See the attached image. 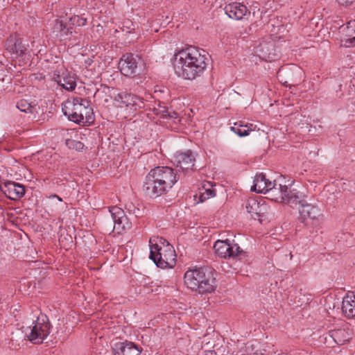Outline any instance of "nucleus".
Returning a JSON list of instances; mask_svg holds the SVG:
<instances>
[{
  "instance_id": "1",
  "label": "nucleus",
  "mask_w": 355,
  "mask_h": 355,
  "mask_svg": "<svg viewBox=\"0 0 355 355\" xmlns=\"http://www.w3.org/2000/svg\"><path fill=\"white\" fill-rule=\"evenodd\" d=\"M207 62L208 54L205 50L190 46L174 54L173 64L179 77L194 80L203 73Z\"/></svg>"
},
{
  "instance_id": "2",
  "label": "nucleus",
  "mask_w": 355,
  "mask_h": 355,
  "mask_svg": "<svg viewBox=\"0 0 355 355\" xmlns=\"http://www.w3.org/2000/svg\"><path fill=\"white\" fill-rule=\"evenodd\" d=\"M176 182V173L172 168L157 166L146 175L143 191L150 198H157L168 191Z\"/></svg>"
},
{
  "instance_id": "3",
  "label": "nucleus",
  "mask_w": 355,
  "mask_h": 355,
  "mask_svg": "<svg viewBox=\"0 0 355 355\" xmlns=\"http://www.w3.org/2000/svg\"><path fill=\"white\" fill-rule=\"evenodd\" d=\"M253 182L251 190L268 194V198L271 200L280 203L293 202L297 198L291 187L277 183L276 180L271 182L263 173L256 175Z\"/></svg>"
},
{
  "instance_id": "4",
  "label": "nucleus",
  "mask_w": 355,
  "mask_h": 355,
  "mask_svg": "<svg viewBox=\"0 0 355 355\" xmlns=\"http://www.w3.org/2000/svg\"><path fill=\"white\" fill-rule=\"evenodd\" d=\"M184 282L188 288L201 294L214 291L217 286L215 272L208 268L187 270Z\"/></svg>"
},
{
  "instance_id": "5",
  "label": "nucleus",
  "mask_w": 355,
  "mask_h": 355,
  "mask_svg": "<svg viewBox=\"0 0 355 355\" xmlns=\"http://www.w3.org/2000/svg\"><path fill=\"white\" fill-rule=\"evenodd\" d=\"M149 258L161 268H172L176 263L174 248L162 237L153 236L150 239Z\"/></svg>"
},
{
  "instance_id": "6",
  "label": "nucleus",
  "mask_w": 355,
  "mask_h": 355,
  "mask_svg": "<svg viewBox=\"0 0 355 355\" xmlns=\"http://www.w3.org/2000/svg\"><path fill=\"white\" fill-rule=\"evenodd\" d=\"M62 112L70 121L76 123L89 122L92 114V109L88 106V102L81 98L67 101L63 104Z\"/></svg>"
},
{
  "instance_id": "7",
  "label": "nucleus",
  "mask_w": 355,
  "mask_h": 355,
  "mask_svg": "<svg viewBox=\"0 0 355 355\" xmlns=\"http://www.w3.org/2000/svg\"><path fill=\"white\" fill-rule=\"evenodd\" d=\"M297 198L293 202H284L288 205H300L299 209L300 219L306 225H313L323 220V214L321 209L316 205L309 203L304 199V195L293 189Z\"/></svg>"
},
{
  "instance_id": "8",
  "label": "nucleus",
  "mask_w": 355,
  "mask_h": 355,
  "mask_svg": "<svg viewBox=\"0 0 355 355\" xmlns=\"http://www.w3.org/2000/svg\"><path fill=\"white\" fill-rule=\"evenodd\" d=\"M51 325L47 316L40 313L32 325L24 330L27 338L35 344H40L49 335Z\"/></svg>"
},
{
  "instance_id": "9",
  "label": "nucleus",
  "mask_w": 355,
  "mask_h": 355,
  "mask_svg": "<svg viewBox=\"0 0 355 355\" xmlns=\"http://www.w3.org/2000/svg\"><path fill=\"white\" fill-rule=\"evenodd\" d=\"M141 65H144L141 58L132 53L123 55L119 62L120 72L125 76H131L135 74L137 68Z\"/></svg>"
},
{
  "instance_id": "10",
  "label": "nucleus",
  "mask_w": 355,
  "mask_h": 355,
  "mask_svg": "<svg viewBox=\"0 0 355 355\" xmlns=\"http://www.w3.org/2000/svg\"><path fill=\"white\" fill-rule=\"evenodd\" d=\"M214 249L216 254L222 258H235L239 257L243 250L236 243H232L229 240H218L215 242Z\"/></svg>"
},
{
  "instance_id": "11",
  "label": "nucleus",
  "mask_w": 355,
  "mask_h": 355,
  "mask_svg": "<svg viewBox=\"0 0 355 355\" xmlns=\"http://www.w3.org/2000/svg\"><path fill=\"white\" fill-rule=\"evenodd\" d=\"M114 101L119 107L136 110L144 107L143 98L131 93L121 92L114 96Z\"/></svg>"
},
{
  "instance_id": "12",
  "label": "nucleus",
  "mask_w": 355,
  "mask_h": 355,
  "mask_svg": "<svg viewBox=\"0 0 355 355\" xmlns=\"http://www.w3.org/2000/svg\"><path fill=\"white\" fill-rule=\"evenodd\" d=\"M109 211L113 222V230H115L117 234H121L123 231L131 228L132 223L122 209L112 207Z\"/></svg>"
},
{
  "instance_id": "13",
  "label": "nucleus",
  "mask_w": 355,
  "mask_h": 355,
  "mask_svg": "<svg viewBox=\"0 0 355 355\" xmlns=\"http://www.w3.org/2000/svg\"><path fill=\"white\" fill-rule=\"evenodd\" d=\"M195 156L192 151L177 153L173 156V164L179 171L189 172L193 170Z\"/></svg>"
},
{
  "instance_id": "14",
  "label": "nucleus",
  "mask_w": 355,
  "mask_h": 355,
  "mask_svg": "<svg viewBox=\"0 0 355 355\" xmlns=\"http://www.w3.org/2000/svg\"><path fill=\"white\" fill-rule=\"evenodd\" d=\"M341 46L352 47L355 46V20L349 21L339 28Z\"/></svg>"
},
{
  "instance_id": "15",
  "label": "nucleus",
  "mask_w": 355,
  "mask_h": 355,
  "mask_svg": "<svg viewBox=\"0 0 355 355\" xmlns=\"http://www.w3.org/2000/svg\"><path fill=\"white\" fill-rule=\"evenodd\" d=\"M5 48L15 58L23 56L26 51V47L16 35H11L6 40Z\"/></svg>"
},
{
  "instance_id": "16",
  "label": "nucleus",
  "mask_w": 355,
  "mask_h": 355,
  "mask_svg": "<svg viewBox=\"0 0 355 355\" xmlns=\"http://www.w3.org/2000/svg\"><path fill=\"white\" fill-rule=\"evenodd\" d=\"M224 10L230 18L236 20H241L244 16L250 14V11L247 7L239 2H232L227 4L225 6Z\"/></svg>"
},
{
  "instance_id": "17",
  "label": "nucleus",
  "mask_w": 355,
  "mask_h": 355,
  "mask_svg": "<svg viewBox=\"0 0 355 355\" xmlns=\"http://www.w3.org/2000/svg\"><path fill=\"white\" fill-rule=\"evenodd\" d=\"M53 31L56 35L64 38L72 34L73 28L69 23L67 14L65 16H60L55 21Z\"/></svg>"
},
{
  "instance_id": "18",
  "label": "nucleus",
  "mask_w": 355,
  "mask_h": 355,
  "mask_svg": "<svg viewBox=\"0 0 355 355\" xmlns=\"http://www.w3.org/2000/svg\"><path fill=\"white\" fill-rule=\"evenodd\" d=\"M5 195L10 200H17L25 194L24 187L14 182H7L1 189Z\"/></svg>"
},
{
  "instance_id": "19",
  "label": "nucleus",
  "mask_w": 355,
  "mask_h": 355,
  "mask_svg": "<svg viewBox=\"0 0 355 355\" xmlns=\"http://www.w3.org/2000/svg\"><path fill=\"white\" fill-rule=\"evenodd\" d=\"M351 336L352 332L347 328H339L330 330L325 340L331 339L336 344L341 345L349 341Z\"/></svg>"
},
{
  "instance_id": "20",
  "label": "nucleus",
  "mask_w": 355,
  "mask_h": 355,
  "mask_svg": "<svg viewBox=\"0 0 355 355\" xmlns=\"http://www.w3.org/2000/svg\"><path fill=\"white\" fill-rule=\"evenodd\" d=\"M53 79L68 91H72L76 88V82L74 75L68 71L63 72L62 76L55 73Z\"/></svg>"
},
{
  "instance_id": "21",
  "label": "nucleus",
  "mask_w": 355,
  "mask_h": 355,
  "mask_svg": "<svg viewBox=\"0 0 355 355\" xmlns=\"http://www.w3.org/2000/svg\"><path fill=\"white\" fill-rule=\"evenodd\" d=\"M115 355H141L139 349L132 343H121L116 345Z\"/></svg>"
},
{
  "instance_id": "22",
  "label": "nucleus",
  "mask_w": 355,
  "mask_h": 355,
  "mask_svg": "<svg viewBox=\"0 0 355 355\" xmlns=\"http://www.w3.org/2000/svg\"><path fill=\"white\" fill-rule=\"evenodd\" d=\"M256 52L260 58L266 61H272L275 59L276 55L274 53V46L272 43L263 42L257 47Z\"/></svg>"
},
{
  "instance_id": "23",
  "label": "nucleus",
  "mask_w": 355,
  "mask_h": 355,
  "mask_svg": "<svg viewBox=\"0 0 355 355\" xmlns=\"http://www.w3.org/2000/svg\"><path fill=\"white\" fill-rule=\"evenodd\" d=\"M342 309L348 318H355V294H347L343 298Z\"/></svg>"
},
{
  "instance_id": "24",
  "label": "nucleus",
  "mask_w": 355,
  "mask_h": 355,
  "mask_svg": "<svg viewBox=\"0 0 355 355\" xmlns=\"http://www.w3.org/2000/svg\"><path fill=\"white\" fill-rule=\"evenodd\" d=\"M255 125L252 123H245L243 121H237L231 127V130L239 137H245L249 135L250 132L254 130Z\"/></svg>"
},
{
  "instance_id": "25",
  "label": "nucleus",
  "mask_w": 355,
  "mask_h": 355,
  "mask_svg": "<svg viewBox=\"0 0 355 355\" xmlns=\"http://www.w3.org/2000/svg\"><path fill=\"white\" fill-rule=\"evenodd\" d=\"M245 210L248 213L250 214L254 219H259L262 207L260 206L259 202L254 198H249L245 202Z\"/></svg>"
},
{
  "instance_id": "26",
  "label": "nucleus",
  "mask_w": 355,
  "mask_h": 355,
  "mask_svg": "<svg viewBox=\"0 0 355 355\" xmlns=\"http://www.w3.org/2000/svg\"><path fill=\"white\" fill-rule=\"evenodd\" d=\"M68 21L70 26H71L72 27L73 26H83L86 24L87 19L83 15L80 16L74 15L73 16L68 17Z\"/></svg>"
},
{
  "instance_id": "27",
  "label": "nucleus",
  "mask_w": 355,
  "mask_h": 355,
  "mask_svg": "<svg viewBox=\"0 0 355 355\" xmlns=\"http://www.w3.org/2000/svg\"><path fill=\"white\" fill-rule=\"evenodd\" d=\"M17 107L21 112L33 113L35 110V106L31 105L27 100L22 99L17 104Z\"/></svg>"
},
{
  "instance_id": "28",
  "label": "nucleus",
  "mask_w": 355,
  "mask_h": 355,
  "mask_svg": "<svg viewBox=\"0 0 355 355\" xmlns=\"http://www.w3.org/2000/svg\"><path fill=\"white\" fill-rule=\"evenodd\" d=\"M65 143L69 148L74 149L78 151L83 149L85 146L83 143H82L81 141L72 139H67Z\"/></svg>"
},
{
  "instance_id": "29",
  "label": "nucleus",
  "mask_w": 355,
  "mask_h": 355,
  "mask_svg": "<svg viewBox=\"0 0 355 355\" xmlns=\"http://www.w3.org/2000/svg\"><path fill=\"white\" fill-rule=\"evenodd\" d=\"M215 196V192L213 189H206L204 192L200 193V201L203 202Z\"/></svg>"
},
{
  "instance_id": "30",
  "label": "nucleus",
  "mask_w": 355,
  "mask_h": 355,
  "mask_svg": "<svg viewBox=\"0 0 355 355\" xmlns=\"http://www.w3.org/2000/svg\"><path fill=\"white\" fill-rule=\"evenodd\" d=\"M125 208L128 210L130 213H132L136 217L139 216L140 213V210L138 208H136L134 205L130 204L125 206Z\"/></svg>"
},
{
  "instance_id": "31",
  "label": "nucleus",
  "mask_w": 355,
  "mask_h": 355,
  "mask_svg": "<svg viewBox=\"0 0 355 355\" xmlns=\"http://www.w3.org/2000/svg\"><path fill=\"white\" fill-rule=\"evenodd\" d=\"M338 3L343 6H349L355 2V0H338Z\"/></svg>"
},
{
  "instance_id": "32",
  "label": "nucleus",
  "mask_w": 355,
  "mask_h": 355,
  "mask_svg": "<svg viewBox=\"0 0 355 355\" xmlns=\"http://www.w3.org/2000/svg\"><path fill=\"white\" fill-rule=\"evenodd\" d=\"M49 198H57L59 202H62V199L60 196H57L55 194L51 196Z\"/></svg>"
}]
</instances>
